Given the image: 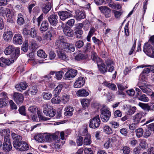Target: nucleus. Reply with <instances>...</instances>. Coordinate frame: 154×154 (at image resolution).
Returning <instances> with one entry per match:
<instances>
[{
	"label": "nucleus",
	"instance_id": "52",
	"mask_svg": "<svg viewBox=\"0 0 154 154\" xmlns=\"http://www.w3.org/2000/svg\"><path fill=\"white\" fill-rule=\"evenodd\" d=\"M136 108L135 107H131L130 108L128 109L126 113L127 115H131L134 113L136 111Z\"/></svg>",
	"mask_w": 154,
	"mask_h": 154
},
{
	"label": "nucleus",
	"instance_id": "57",
	"mask_svg": "<svg viewBox=\"0 0 154 154\" xmlns=\"http://www.w3.org/2000/svg\"><path fill=\"white\" fill-rule=\"evenodd\" d=\"M112 140L110 139H109L104 144V148L106 149H108L109 148L112 147Z\"/></svg>",
	"mask_w": 154,
	"mask_h": 154
},
{
	"label": "nucleus",
	"instance_id": "36",
	"mask_svg": "<svg viewBox=\"0 0 154 154\" xmlns=\"http://www.w3.org/2000/svg\"><path fill=\"white\" fill-rule=\"evenodd\" d=\"M81 103L83 108L85 109L89 106L90 104V100L89 99H84L82 100Z\"/></svg>",
	"mask_w": 154,
	"mask_h": 154
},
{
	"label": "nucleus",
	"instance_id": "58",
	"mask_svg": "<svg viewBox=\"0 0 154 154\" xmlns=\"http://www.w3.org/2000/svg\"><path fill=\"white\" fill-rule=\"evenodd\" d=\"M84 45V42L82 41L79 40L76 42L75 43V47L77 48H81Z\"/></svg>",
	"mask_w": 154,
	"mask_h": 154
},
{
	"label": "nucleus",
	"instance_id": "11",
	"mask_svg": "<svg viewBox=\"0 0 154 154\" xmlns=\"http://www.w3.org/2000/svg\"><path fill=\"white\" fill-rule=\"evenodd\" d=\"M58 14L61 20L63 21H64L68 18L72 17V14H71L66 11H59Z\"/></svg>",
	"mask_w": 154,
	"mask_h": 154
},
{
	"label": "nucleus",
	"instance_id": "15",
	"mask_svg": "<svg viewBox=\"0 0 154 154\" xmlns=\"http://www.w3.org/2000/svg\"><path fill=\"white\" fill-rule=\"evenodd\" d=\"M75 14L74 17L77 20L79 21L84 19L85 17V13L79 10H77L75 12Z\"/></svg>",
	"mask_w": 154,
	"mask_h": 154
},
{
	"label": "nucleus",
	"instance_id": "49",
	"mask_svg": "<svg viewBox=\"0 0 154 154\" xmlns=\"http://www.w3.org/2000/svg\"><path fill=\"white\" fill-rule=\"evenodd\" d=\"M136 135L138 137H141L143 134V130L142 128H139L137 129L136 131Z\"/></svg>",
	"mask_w": 154,
	"mask_h": 154
},
{
	"label": "nucleus",
	"instance_id": "29",
	"mask_svg": "<svg viewBox=\"0 0 154 154\" xmlns=\"http://www.w3.org/2000/svg\"><path fill=\"white\" fill-rule=\"evenodd\" d=\"M74 31V33L77 38H79L82 37V35L83 33V31L81 28L78 27H76Z\"/></svg>",
	"mask_w": 154,
	"mask_h": 154
},
{
	"label": "nucleus",
	"instance_id": "45",
	"mask_svg": "<svg viewBox=\"0 0 154 154\" xmlns=\"http://www.w3.org/2000/svg\"><path fill=\"white\" fill-rule=\"evenodd\" d=\"M37 55L39 57L43 58H45L47 56L45 52L42 50H40L38 51Z\"/></svg>",
	"mask_w": 154,
	"mask_h": 154
},
{
	"label": "nucleus",
	"instance_id": "13",
	"mask_svg": "<svg viewBox=\"0 0 154 154\" xmlns=\"http://www.w3.org/2000/svg\"><path fill=\"white\" fill-rule=\"evenodd\" d=\"M23 39L21 35L20 34L17 33L14 35L13 42L14 44L21 45L23 43Z\"/></svg>",
	"mask_w": 154,
	"mask_h": 154
},
{
	"label": "nucleus",
	"instance_id": "14",
	"mask_svg": "<svg viewBox=\"0 0 154 154\" xmlns=\"http://www.w3.org/2000/svg\"><path fill=\"white\" fill-rule=\"evenodd\" d=\"M58 17L57 15L52 14L48 17V19L51 25L56 26L58 22Z\"/></svg>",
	"mask_w": 154,
	"mask_h": 154
},
{
	"label": "nucleus",
	"instance_id": "54",
	"mask_svg": "<svg viewBox=\"0 0 154 154\" xmlns=\"http://www.w3.org/2000/svg\"><path fill=\"white\" fill-rule=\"evenodd\" d=\"M43 98L46 100L50 99L52 97V94L51 93H43L42 94Z\"/></svg>",
	"mask_w": 154,
	"mask_h": 154
},
{
	"label": "nucleus",
	"instance_id": "8",
	"mask_svg": "<svg viewBox=\"0 0 154 154\" xmlns=\"http://www.w3.org/2000/svg\"><path fill=\"white\" fill-rule=\"evenodd\" d=\"M23 35L26 36H31L34 38L36 36V32L35 29L33 28L30 30H28L26 28L23 29Z\"/></svg>",
	"mask_w": 154,
	"mask_h": 154
},
{
	"label": "nucleus",
	"instance_id": "24",
	"mask_svg": "<svg viewBox=\"0 0 154 154\" xmlns=\"http://www.w3.org/2000/svg\"><path fill=\"white\" fill-rule=\"evenodd\" d=\"M57 55L58 58L61 60L67 61L69 60L68 56L63 51H59L57 52Z\"/></svg>",
	"mask_w": 154,
	"mask_h": 154
},
{
	"label": "nucleus",
	"instance_id": "62",
	"mask_svg": "<svg viewBox=\"0 0 154 154\" xmlns=\"http://www.w3.org/2000/svg\"><path fill=\"white\" fill-rule=\"evenodd\" d=\"M118 88L119 90L123 91L127 88V87L125 85H123L121 84H118L117 85Z\"/></svg>",
	"mask_w": 154,
	"mask_h": 154
},
{
	"label": "nucleus",
	"instance_id": "43",
	"mask_svg": "<svg viewBox=\"0 0 154 154\" xmlns=\"http://www.w3.org/2000/svg\"><path fill=\"white\" fill-rule=\"evenodd\" d=\"M91 143V137L90 135H87L84 140V144L85 145H89Z\"/></svg>",
	"mask_w": 154,
	"mask_h": 154
},
{
	"label": "nucleus",
	"instance_id": "64",
	"mask_svg": "<svg viewBox=\"0 0 154 154\" xmlns=\"http://www.w3.org/2000/svg\"><path fill=\"white\" fill-rule=\"evenodd\" d=\"M120 132L121 134L124 136H127L128 134V132L127 129L126 128H122L120 130Z\"/></svg>",
	"mask_w": 154,
	"mask_h": 154
},
{
	"label": "nucleus",
	"instance_id": "59",
	"mask_svg": "<svg viewBox=\"0 0 154 154\" xmlns=\"http://www.w3.org/2000/svg\"><path fill=\"white\" fill-rule=\"evenodd\" d=\"M29 111L31 112L34 113L37 111H38V109L36 106H32L29 107L28 109Z\"/></svg>",
	"mask_w": 154,
	"mask_h": 154
},
{
	"label": "nucleus",
	"instance_id": "31",
	"mask_svg": "<svg viewBox=\"0 0 154 154\" xmlns=\"http://www.w3.org/2000/svg\"><path fill=\"white\" fill-rule=\"evenodd\" d=\"M48 23L47 21L44 20L42 22L40 29L42 32H44L46 31L48 29Z\"/></svg>",
	"mask_w": 154,
	"mask_h": 154
},
{
	"label": "nucleus",
	"instance_id": "41",
	"mask_svg": "<svg viewBox=\"0 0 154 154\" xmlns=\"http://www.w3.org/2000/svg\"><path fill=\"white\" fill-rule=\"evenodd\" d=\"M138 99L142 101L148 102L149 100L148 98L144 94H140L139 96L137 95Z\"/></svg>",
	"mask_w": 154,
	"mask_h": 154
},
{
	"label": "nucleus",
	"instance_id": "60",
	"mask_svg": "<svg viewBox=\"0 0 154 154\" xmlns=\"http://www.w3.org/2000/svg\"><path fill=\"white\" fill-rule=\"evenodd\" d=\"M140 146L143 149H146L148 147V144L144 140H141L140 143Z\"/></svg>",
	"mask_w": 154,
	"mask_h": 154
},
{
	"label": "nucleus",
	"instance_id": "2",
	"mask_svg": "<svg viewBox=\"0 0 154 154\" xmlns=\"http://www.w3.org/2000/svg\"><path fill=\"white\" fill-rule=\"evenodd\" d=\"M43 112L46 116L50 117H54L56 114L55 109L47 105L44 106Z\"/></svg>",
	"mask_w": 154,
	"mask_h": 154
},
{
	"label": "nucleus",
	"instance_id": "27",
	"mask_svg": "<svg viewBox=\"0 0 154 154\" xmlns=\"http://www.w3.org/2000/svg\"><path fill=\"white\" fill-rule=\"evenodd\" d=\"M73 110V108L72 107L67 106L64 109L65 112L64 114L66 116H71L72 115Z\"/></svg>",
	"mask_w": 154,
	"mask_h": 154
},
{
	"label": "nucleus",
	"instance_id": "30",
	"mask_svg": "<svg viewBox=\"0 0 154 154\" xmlns=\"http://www.w3.org/2000/svg\"><path fill=\"white\" fill-rule=\"evenodd\" d=\"M77 95L79 97H86L89 95L88 92L84 89H80L77 92Z\"/></svg>",
	"mask_w": 154,
	"mask_h": 154
},
{
	"label": "nucleus",
	"instance_id": "28",
	"mask_svg": "<svg viewBox=\"0 0 154 154\" xmlns=\"http://www.w3.org/2000/svg\"><path fill=\"white\" fill-rule=\"evenodd\" d=\"M20 54V48H15L14 52L11 55L12 58L11 59V60H16Z\"/></svg>",
	"mask_w": 154,
	"mask_h": 154
},
{
	"label": "nucleus",
	"instance_id": "55",
	"mask_svg": "<svg viewBox=\"0 0 154 154\" xmlns=\"http://www.w3.org/2000/svg\"><path fill=\"white\" fill-rule=\"evenodd\" d=\"M37 114L39 120L46 121L49 120V118H46L43 116L40 111H37Z\"/></svg>",
	"mask_w": 154,
	"mask_h": 154
},
{
	"label": "nucleus",
	"instance_id": "1",
	"mask_svg": "<svg viewBox=\"0 0 154 154\" xmlns=\"http://www.w3.org/2000/svg\"><path fill=\"white\" fill-rule=\"evenodd\" d=\"M12 139L14 140L13 142V145L15 148H18L20 145L21 144L22 141V137L21 136L17 134L14 133H12L11 134Z\"/></svg>",
	"mask_w": 154,
	"mask_h": 154
},
{
	"label": "nucleus",
	"instance_id": "33",
	"mask_svg": "<svg viewBox=\"0 0 154 154\" xmlns=\"http://www.w3.org/2000/svg\"><path fill=\"white\" fill-rule=\"evenodd\" d=\"M25 22L24 17L21 13L17 15V22L18 24L20 25H23Z\"/></svg>",
	"mask_w": 154,
	"mask_h": 154
},
{
	"label": "nucleus",
	"instance_id": "61",
	"mask_svg": "<svg viewBox=\"0 0 154 154\" xmlns=\"http://www.w3.org/2000/svg\"><path fill=\"white\" fill-rule=\"evenodd\" d=\"M20 113L23 115L25 116L26 113L25 112V109L24 106H21L19 109Z\"/></svg>",
	"mask_w": 154,
	"mask_h": 154
},
{
	"label": "nucleus",
	"instance_id": "5",
	"mask_svg": "<svg viewBox=\"0 0 154 154\" xmlns=\"http://www.w3.org/2000/svg\"><path fill=\"white\" fill-rule=\"evenodd\" d=\"M3 149L6 152L11 151L12 149V146L9 138H6L4 139L2 146Z\"/></svg>",
	"mask_w": 154,
	"mask_h": 154
},
{
	"label": "nucleus",
	"instance_id": "63",
	"mask_svg": "<svg viewBox=\"0 0 154 154\" xmlns=\"http://www.w3.org/2000/svg\"><path fill=\"white\" fill-rule=\"evenodd\" d=\"M9 103L10 106L12 109H17V107L15 104L13 102V100H10L9 101Z\"/></svg>",
	"mask_w": 154,
	"mask_h": 154
},
{
	"label": "nucleus",
	"instance_id": "17",
	"mask_svg": "<svg viewBox=\"0 0 154 154\" xmlns=\"http://www.w3.org/2000/svg\"><path fill=\"white\" fill-rule=\"evenodd\" d=\"M38 90L36 87L35 86H33L30 87L28 91H26L24 94L25 95H35L37 93Z\"/></svg>",
	"mask_w": 154,
	"mask_h": 154
},
{
	"label": "nucleus",
	"instance_id": "21",
	"mask_svg": "<svg viewBox=\"0 0 154 154\" xmlns=\"http://www.w3.org/2000/svg\"><path fill=\"white\" fill-rule=\"evenodd\" d=\"M143 116V114L141 112L137 113L133 117V120L134 123L138 124Z\"/></svg>",
	"mask_w": 154,
	"mask_h": 154
},
{
	"label": "nucleus",
	"instance_id": "6",
	"mask_svg": "<svg viewBox=\"0 0 154 154\" xmlns=\"http://www.w3.org/2000/svg\"><path fill=\"white\" fill-rule=\"evenodd\" d=\"M77 71L76 70L71 69L66 73L64 76V79L69 80L74 78L77 75Z\"/></svg>",
	"mask_w": 154,
	"mask_h": 154
},
{
	"label": "nucleus",
	"instance_id": "40",
	"mask_svg": "<svg viewBox=\"0 0 154 154\" xmlns=\"http://www.w3.org/2000/svg\"><path fill=\"white\" fill-rule=\"evenodd\" d=\"M98 66L101 72L104 73L107 72V68L103 63Z\"/></svg>",
	"mask_w": 154,
	"mask_h": 154
},
{
	"label": "nucleus",
	"instance_id": "35",
	"mask_svg": "<svg viewBox=\"0 0 154 154\" xmlns=\"http://www.w3.org/2000/svg\"><path fill=\"white\" fill-rule=\"evenodd\" d=\"M63 86L62 84H60L55 88L53 91V94L54 96H57L60 94L62 90Z\"/></svg>",
	"mask_w": 154,
	"mask_h": 154
},
{
	"label": "nucleus",
	"instance_id": "26",
	"mask_svg": "<svg viewBox=\"0 0 154 154\" xmlns=\"http://www.w3.org/2000/svg\"><path fill=\"white\" fill-rule=\"evenodd\" d=\"M153 48H152L151 46L149 43L145 44L144 47L143 51L148 56V54L151 52Z\"/></svg>",
	"mask_w": 154,
	"mask_h": 154
},
{
	"label": "nucleus",
	"instance_id": "53",
	"mask_svg": "<svg viewBox=\"0 0 154 154\" xmlns=\"http://www.w3.org/2000/svg\"><path fill=\"white\" fill-rule=\"evenodd\" d=\"M86 58V57L85 55L82 54H79L76 56L75 59L76 60L79 61L85 59Z\"/></svg>",
	"mask_w": 154,
	"mask_h": 154
},
{
	"label": "nucleus",
	"instance_id": "18",
	"mask_svg": "<svg viewBox=\"0 0 154 154\" xmlns=\"http://www.w3.org/2000/svg\"><path fill=\"white\" fill-rule=\"evenodd\" d=\"M13 35L12 32L11 31H8L4 33L3 37L5 41L8 42L11 40Z\"/></svg>",
	"mask_w": 154,
	"mask_h": 154
},
{
	"label": "nucleus",
	"instance_id": "4",
	"mask_svg": "<svg viewBox=\"0 0 154 154\" xmlns=\"http://www.w3.org/2000/svg\"><path fill=\"white\" fill-rule=\"evenodd\" d=\"M100 121L99 116H96L90 121L89 127L95 128L98 127L100 124Z\"/></svg>",
	"mask_w": 154,
	"mask_h": 154
},
{
	"label": "nucleus",
	"instance_id": "9",
	"mask_svg": "<svg viewBox=\"0 0 154 154\" xmlns=\"http://www.w3.org/2000/svg\"><path fill=\"white\" fill-rule=\"evenodd\" d=\"M85 81V80L83 77H79L75 81L74 84V87L75 88H81L84 85Z\"/></svg>",
	"mask_w": 154,
	"mask_h": 154
},
{
	"label": "nucleus",
	"instance_id": "50",
	"mask_svg": "<svg viewBox=\"0 0 154 154\" xmlns=\"http://www.w3.org/2000/svg\"><path fill=\"white\" fill-rule=\"evenodd\" d=\"M69 98V96L67 94H64L63 95L62 97V100L64 103L68 102Z\"/></svg>",
	"mask_w": 154,
	"mask_h": 154
},
{
	"label": "nucleus",
	"instance_id": "7",
	"mask_svg": "<svg viewBox=\"0 0 154 154\" xmlns=\"http://www.w3.org/2000/svg\"><path fill=\"white\" fill-rule=\"evenodd\" d=\"M45 137V141L47 142H51L52 140H54L57 142H58L60 140L58 136L54 133L52 134H46Z\"/></svg>",
	"mask_w": 154,
	"mask_h": 154
},
{
	"label": "nucleus",
	"instance_id": "20",
	"mask_svg": "<svg viewBox=\"0 0 154 154\" xmlns=\"http://www.w3.org/2000/svg\"><path fill=\"white\" fill-rule=\"evenodd\" d=\"M64 51L66 52L71 53L74 51L75 47L73 44L65 43L64 47Z\"/></svg>",
	"mask_w": 154,
	"mask_h": 154
},
{
	"label": "nucleus",
	"instance_id": "22",
	"mask_svg": "<svg viewBox=\"0 0 154 154\" xmlns=\"http://www.w3.org/2000/svg\"><path fill=\"white\" fill-rule=\"evenodd\" d=\"M15 149L20 151H26L29 149V146L26 142L22 141L21 144L20 145L18 148Z\"/></svg>",
	"mask_w": 154,
	"mask_h": 154
},
{
	"label": "nucleus",
	"instance_id": "34",
	"mask_svg": "<svg viewBox=\"0 0 154 154\" xmlns=\"http://www.w3.org/2000/svg\"><path fill=\"white\" fill-rule=\"evenodd\" d=\"M44 137L43 134H39L35 136L34 139L36 141L38 142L42 143L45 141Z\"/></svg>",
	"mask_w": 154,
	"mask_h": 154
},
{
	"label": "nucleus",
	"instance_id": "56",
	"mask_svg": "<svg viewBox=\"0 0 154 154\" xmlns=\"http://www.w3.org/2000/svg\"><path fill=\"white\" fill-rule=\"evenodd\" d=\"M51 102L54 104H59L60 103V99L57 97V96L55 97L52 99L51 100Z\"/></svg>",
	"mask_w": 154,
	"mask_h": 154
},
{
	"label": "nucleus",
	"instance_id": "10",
	"mask_svg": "<svg viewBox=\"0 0 154 154\" xmlns=\"http://www.w3.org/2000/svg\"><path fill=\"white\" fill-rule=\"evenodd\" d=\"M14 100L17 104H20L23 103L24 98L22 94L19 93H15L14 94Z\"/></svg>",
	"mask_w": 154,
	"mask_h": 154
},
{
	"label": "nucleus",
	"instance_id": "16",
	"mask_svg": "<svg viewBox=\"0 0 154 154\" xmlns=\"http://www.w3.org/2000/svg\"><path fill=\"white\" fill-rule=\"evenodd\" d=\"M14 62V60L11 61L9 59H7L2 57L0 58V66L5 67L6 65H9Z\"/></svg>",
	"mask_w": 154,
	"mask_h": 154
},
{
	"label": "nucleus",
	"instance_id": "25",
	"mask_svg": "<svg viewBox=\"0 0 154 154\" xmlns=\"http://www.w3.org/2000/svg\"><path fill=\"white\" fill-rule=\"evenodd\" d=\"M14 49L15 47L13 45H9L5 48L4 51V52L7 55H10L11 54H13V53L14 52Z\"/></svg>",
	"mask_w": 154,
	"mask_h": 154
},
{
	"label": "nucleus",
	"instance_id": "19",
	"mask_svg": "<svg viewBox=\"0 0 154 154\" xmlns=\"http://www.w3.org/2000/svg\"><path fill=\"white\" fill-rule=\"evenodd\" d=\"M63 31L64 34L67 36L72 37L73 36L74 32L73 30L67 26L63 28Z\"/></svg>",
	"mask_w": 154,
	"mask_h": 154
},
{
	"label": "nucleus",
	"instance_id": "38",
	"mask_svg": "<svg viewBox=\"0 0 154 154\" xmlns=\"http://www.w3.org/2000/svg\"><path fill=\"white\" fill-rule=\"evenodd\" d=\"M2 135L4 137V139L6 138H9L8 136L10 134V131L9 129H3L1 131Z\"/></svg>",
	"mask_w": 154,
	"mask_h": 154
},
{
	"label": "nucleus",
	"instance_id": "39",
	"mask_svg": "<svg viewBox=\"0 0 154 154\" xmlns=\"http://www.w3.org/2000/svg\"><path fill=\"white\" fill-rule=\"evenodd\" d=\"M5 14L6 17L10 19L12 18L13 13L11 10L8 8H6L5 10Z\"/></svg>",
	"mask_w": 154,
	"mask_h": 154
},
{
	"label": "nucleus",
	"instance_id": "47",
	"mask_svg": "<svg viewBox=\"0 0 154 154\" xmlns=\"http://www.w3.org/2000/svg\"><path fill=\"white\" fill-rule=\"evenodd\" d=\"M28 49V41H25L21 47V50L24 52H26Z\"/></svg>",
	"mask_w": 154,
	"mask_h": 154
},
{
	"label": "nucleus",
	"instance_id": "32",
	"mask_svg": "<svg viewBox=\"0 0 154 154\" xmlns=\"http://www.w3.org/2000/svg\"><path fill=\"white\" fill-rule=\"evenodd\" d=\"M99 9L102 13L105 14L106 15L110 12L111 10L106 6H101L98 7Z\"/></svg>",
	"mask_w": 154,
	"mask_h": 154
},
{
	"label": "nucleus",
	"instance_id": "48",
	"mask_svg": "<svg viewBox=\"0 0 154 154\" xmlns=\"http://www.w3.org/2000/svg\"><path fill=\"white\" fill-rule=\"evenodd\" d=\"M103 129L104 131L107 134H111L112 133V129L108 126H105L104 127Z\"/></svg>",
	"mask_w": 154,
	"mask_h": 154
},
{
	"label": "nucleus",
	"instance_id": "46",
	"mask_svg": "<svg viewBox=\"0 0 154 154\" xmlns=\"http://www.w3.org/2000/svg\"><path fill=\"white\" fill-rule=\"evenodd\" d=\"M95 31V29L94 28L92 27L91 28L87 38V39L88 42L90 41L91 38L93 35Z\"/></svg>",
	"mask_w": 154,
	"mask_h": 154
},
{
	"label": "nucleus",
	"instance_id": "23",
	"mask_svg": "<svg viewBox=\"0 0 154 154\" xmlns=\"http://www.w3.org/2000/svg\"><path fill=\"white\" fill-rule=\"evenodd\" d=\"M27 85L25 82H23L19 84L16 85L15 88L19 91H22L23 90H25L27 88Z\"/></svg>",
	"mask_w": 154,
	"mask_h": 154
},
{
	"label": "nucleus",
	"instance_id": "51",
	"mask_svg": "<svg viewBox=\"0 0 154 154\" xmlns=\"http://www.w3.org/2000/svg\"><path fill=\"white\" fill-rule=\"evenodd\" d=\"M63 73V72L62 71H60L56 72L54 77L58 80H60L62 78Z\"/></svg>",
	"mask_w": 154,
	"mask_h": 154
},
{
	"label": "nucleus",
	"instance_id": "12",
	"mask_svg": "<svg viewBox=\"0 0 154 154\" xmlns=\"http://www.w3.org/2000/svg\"><path fill=\"white\" fill-rule=\"evenodd\" d=\"M40 6L42 8V11L45 14H47L51 8V4L50 2L46 3H40Z\"/></svg>",
	"mask_w": 154,
	"mask_h": 154
},
{
	"label": "nucleus",
	"instance_id": "3",
	"mask_svg": "<svg viewBox=\"0 0 154 154\" xmlns=\"http://www.w3.org/2000/svg\"><path fill=\"white\" fill-rule=\"evenodd\" d=\"M111 115V112L108 109L103 108L101 110L100 118L103 122H107L109 120Z\"/></svg>",
	"mask_w": 154,
	"mask_h": 154
},
{
	"label": "nucleus",
	"instance_id": "44",
	"mask_svg": "<svg viewBox=\"0 0 154 154\" xmlns=\"http://www.w3.org/2000/svg\"><path fill=\"white\" fill-rule=\"evenodd\" d=\"M91 49V44L88 42L83 48L82 51L84 53H87L88 52H90Z\"/></svg>",
	"mask_w": 154,
	"mask_h": 154
},
{
	"label": "nucleus",
	"instance_id": "42",
	"mask_svg": "<svg viewBox=\"0 0 154 154\" xmlns=\"http://www.w3.org/2000/svg\"><path fill=\"white\" fill-rule=\"evenodd\" d=\"M104 85L105 86L108 87L112 90L114 91L115 90H116L117 89V88L116 85L114 84H111L110 83H108L106 82H105L104 83Z\"/></svg>",
	"mask_w": 154,
	"mask_h": 154
},
{
	"label": "nucleus",
	"instance_id": "37",
	"mask_svg": "<svg viewBox=\"0 0 154 154\" xmlns=\"http://www.w3.org/2000/svg\"><path fill=\"white\" fill-rule=\"evenodd\" d=\"M51 37L52 35L50 31H48L45 33L43 36V40L47 41L48 42L51 40Z\"/></svg>",
	"mask_w": 154,
	"mask_h": 154
}]
</instances>
